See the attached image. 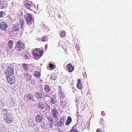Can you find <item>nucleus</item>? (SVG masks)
I'll use <instances>...</instances> for the list:
<instances>
[{"label":"nucleus","instance_id":"nucleus-16","mask_svg":"<svg viewBox=\"0 0 132 132\" xmlns=\"http://www.w3.org/2000/svg\"><path fill=\"white\" fill-rule=\"evenodd\" d=\"M67 69L70 72H72L74 69V67H73L71 63H69L66 66Z\"/></svg>","mask_w":132,"mask_h":132},{"label":"nucleus","instance_id":"nucleus-23","mask_svg":"<svg viewBox=\"0 0 132 132\" xmlns=\"http://www.w3.org/2000/svg\"><path fill=\"white\" fill-rule=\"evenodd\" d=\"M81 80L80 79L78 80V83L77 85V87L79 89H80L82 88V86L81 83Z\"/></svg>","mask_w":132,"mask_h":132},{"label":"nucleus","instance_id":"nucleus-4","mask_svg":"<svg viewBox=\"0 0 132 132\" xmlns=\"http://www.w3.org/2000/svg\"><path fill=\"white\" fill-rule=\"evenodd\" d=\"M14 72L13 67L11 66L8 67L5 72L6 78L10 77L12 75H13Z\"/></svg>","mask_w":132,"mask_h":132},{"label":"nucleus","instance_id":"nucleus-14","mask_svg":"<svg viewBox=\"0 0 132 132\" xmlns=\"http://www.w3.org/2000/svg\"><path fill=\"white\" fill-rule=\"evenodd\" d=\"M35 95L36 98L38 99H41L43 98V94L41 92H36L35 93Z\"/></svg>","mask_w":132,"mask_h":132},{"label":"nucleus","instance_id":"nucleus-21","mask_svg":"<svg viewBox=\"0 0 132 132\" xmlns=\"http://www.w3.org/2000/svg\"><path fill=\"white\" fill-rule=\"evenodd\" d=\"M24 5L25 7L27 9H28L30 10H32L33 8L31 4H30L29 3H26Z\"/></svg>","mask_w":132,"mask_h":132},{"label":"nucleus","instance_id":"nucleus-25","mask_svg":"<svg viewBox=\"0 0 132 132\" xmlns=\"http://www.w3.org/2000/svg\"><path fill=\"white\" fill-rule=\"evenodd\" d=\"M6 3L4 1H1L0 3V9H3L5 8L6 7Z\"/></svg>","mask_w":132,"mask_h":132},{"label":"nucleus","instance_id":"nucleus-28","mask_svg":"<svg viewBox=\"0 0 132 132\" xmlns=\"http://www.w3.org/2000/svg\"><path fill=\"white\" fill-rule=\"evenodd\" d=\"M61 33L60 34V36L61 37H64L66 35V32L64 30H62L60 31Z\"/></svg>","mask_w":132,"mask_h":132},{"label":"nucleus","instance_id":"nucleus-22","mask_svg":"<svg viewBox=\"0 0 132 132\" xmlns=\"http://www.w3.org/2000/svg\"><path fill=\"white\" fill-rule=\"evenodd\" d=\"M37 105L38 108L41 110H42L44 108V105L40 102H39L37 103Z\"/></svg>","mask_w":132,"mask_h":132},{"label":"nucleus","instance_id":"nucleus-8","mask_svg":"<svg viewBox=\"0 0 132 132\" xmlns=\"http://www.w3.org/2000/svg\"><path fill=\"white\" fill-rule=\"evenodd\" d=\"M8 26L7 23L5 21L1 22L0 28L3 30L5 31L7 29Z\"/></svg>","mask_w":132,"mask_h":132},{"label":"nucleus","instance_id":"nucleus-41","mask_svg":"<svg viewBox=\"0 0 132 132\" xmlns=\"http://www.w3.org/2000/svg\"><path fill=\"white\" fill-rule=\"evenodd\" d=\"M47 96V97H50V96Z\"/></svg>","mask_w":132,"mask_h":132},{"label":"nucleus","instance_id":"nucleus-32","mask_svg":"<svg viewBox=\"0 0 132 132\" xmlns=\"http://www.w3.org/2000/svg\"><path fill=\"white\" fill-rule=\"evenodd\" d=\"M49 68L51 70L54 69L55 68V67L53 64H49Z\"/></svg>","mask_w":132,"mask_h":132},{"label":"nucleus","instance_id":"nucleus-38","mask_svg":"<svg viewBox=\"0 0 132 132\" xmlns=\"http://www.w3.org/2000/svg\"><path fill=\"white\" fill-rule=\"evenodd\" d=\"M54 0H50L49 2L50 3H52H52L54 2Z\"/></svg>","mask_w":132,"mask_h":132},{"label":"nucleus","instance_id":"nucleus-40","mask_svg":"<svg viewBox=\"0 0 132 132\" xmlns=\"http://www.w3.org/2000/svg\"><path fill=\"white\" fill-rule=\"evenodd\" d=\"M59 132H64L63 131L61 130H60L59 131Z\"/></svg>","mask_w":132,"mask_h":132},{"label":"nucleus","instance_id":"nucleus-5","mask_svg":"<svg viewBox=\"0 0 132 132\" xmlns=\"http://www.w3.org/2000/svg\"><path fill=\"white\" fill-rule=\"evenodd\" d=\"M24 17L28 24L30 25L32 24L33 19L32 16L30 13H26L24 15Z\"/></svg>","mask_w":132,"mask_h":132},{"label":"nucleus","instance_id":"nucleus-31","mask_svg":"<svg viewBox=\"0 0 132 132\" xmlns=\"http://www.w3.org/2000/svg\"><path fill=\"white\" fill-rule=\"evenodd\" d=\"M34 76L35 77H40V73L39 72L35 71Z\"/></svg>","mask_w":132,"mask_h":132},{"label":"nucleus","instance_id":"nucleus-36","mask_svg":"<svg viewBox=\"0 0 132 132\" xmlns=\"http://www.w3.org/2000/svg\"><path fill=\"white\" fill-rule=\"evenodd\" d=\"M96 132H102V131L101 129H98L96 130Z\"/></svg>","mask_w":132,"mask_h":132},{"label":"nucleus","instance_id":"nucleus-42","mask_svg":"<svg viewBox=\"0 0 132 132\" xmlns=\"http://www.w3.org/2000/svg\"><path fill=\"white\" fill-rule=\"evenodd\" d=\"M5 109V110H6V109Z\"/></svg>","mask_w":132,"mask_h":132},{"label":"nucleus","instance_id":"nucleus-10","mask_svg":"<svg viewBox=\"0 0 132 132\" xmlns=\"http://www.w3.org/2000/svg\"><path fill=\"white\" fill-rule=\"evenodd\" d=\"M21 28L20 25L18 23H16L13 25L12 26V30L14 31H19Z\"/></svg>","mask_w":132,"mask_h":132},{"label":"nucleus","instance_id":"nucleus-34","mask_svg":"<svg viewBox=\"0 0 132 132\" xmlns=\"http://www.w3.org/2000/svg\"><path fill=\"white\" fill-rule=\"evenodd\" d=\"M46 36H44L42 38V40L43 42H45L46 39Z\"/></svg>","mask_w":132,"mask_h":132},{"label":"nucleus","instance_id":"nucleus-29","mask_svg":"<svg viewBox=\"0 0 132 132\" xmlns=\"http://www.w3.org/2000/svg\"><path fill=\"white\" fill-rule=\"evenodd\" d=\"M51 103L52 104H54L57 101V99L55 97H53L51 98Z\"/></svg>","mask_w":132,"mask_h":132},{"label":"nucleus","instance_id":"nucleus-17","mask_svg":"<svg viewBox=\"0 0 132 132\" xmlns=\"http://www.w3.org/2000/svg\"><path fill=\"white\" fill-rule=\"evenodd\" d=\"M52 114L54 118H57L58 117V112L57 109H54L52 111Z\"/></svg>","mask_w":132,"mask_h":132},{"label":"nucleus","instance_id":"nucleus-26","mask_svg":"<svg viewBox=\"0 0 132 132\" xmlns=\"http://www.w3.org/2000/svg\"><path fill=\"white\" fill-rule=\"evenodd\" d=\"M19 24L20 25L21 28L22 29L23 28L24 25L25 24V22L23 19H20Z\"/></svg>","mask_w":132,"mask_h":132},{"label":"nucleus","instance_id":"nucleus-15","mask_svg":"<svg viewBox=\"0 0 132 132\" xmlns=\"http://www.w3.org/2000/svg\"><path fill=\"white\" fill-rule=\"evenodd\" d=\"M58 96L61 99L64 98L65 96V94L62 91V89H60V91L59 93Z\"/></svg>","mask_w":132,"mask_h":132},{"label":"nucleus","instance_id":"nucleus-11","mask_svg":"<svg viewBox=\"0 0 132 132\" xmlns=\"http://www.w3.org/2000/svg\"><path fill=\"white\" fill-rule=\"evenodd\" d=\"M43 119L44 118L43 116L40 115H38L35 117V121L38 123H40L42 122Z\"/></svg>","mask_w":132,"mask_h":132},{"label":"nucleus","instance_id":"nucleus-39","mask_svg":"<svg viewBox=\"0 0 132 132\" xmlns=\"http://www.w3.org/2000/svg\"><path fill=\"white\" fill-rule=\"evenodd\" d=\"M58 87L59 88H60V89H62V88L61 86H59Z\"/></svg>","mask_w":132,"mask_h":132},{"label":"nucleus","instance_id":"nucleus-33","mask_svg":"<svg viewBox=\"0 0 132 132\" xmlns=\"http://www.w3.org/2000/svg\"><path fill=\"white\" fill-rule=\"evenodd\" d=\"M4 13L3 11H0V18L3 17L4 16Z\"/></svg>","mask_w":132,"mask_h":132},{"label":"nucleus","instance_id":"nucleus-3","mask_svg":"<svg viewBox=\"0 0 132 132\" xmlns=\"http://www.w3.org/2000/svg\"><path fill=\"white\" fill-rule=\"evenodd\" d=\"M4 117L5 122L8 124L12 122L13 121V117L12 114L7 112L4 115Z\"/></svg>","mask_w":132,"mask_h":132},{"label":"nucleus","instance_id":"nucleus-20","mask_svg":"<svg viewBox=\"0 0 132 132\" xmlns=\"http://www.w3.org/2000/svg\"><path fill=\"white\" fill-rule=\"evenodd\" d=\"M14 42L13 40H10L8 43L7 45L11 49L13 48Z\"/></svg>","mask_w":132,"mask_h":132},{"label":"nucleus","instance_id":"nucleus-37","mask_svg":"<svg viewBox=\"0 0 132 132\" xmlns=\"http://www.w3.org/2000/svg\"><path fill=\"white\" fill-rule=\"evenodd\" d=\"M48 47V45L47 44L45 45V50H46Z\"/></svg>","mask_w":132,"mask_h":132},{"label":"nucleus","instance_id":"nucleus-1","mask_svg":"<svg viewBox=\"0 0 132 132\" xmlns=\"http://www.w3.org/2000/svg\"><path fill=\"white\" fill-rule=\"evenodd\" d=\"M32 54L35 57L34 59L38 60L43 55V51L38 48H36L32 51Z\"/></svg>","mask_w":132,"mask_h":132},{"label":"nucleus","instance_id":"nucleus-27","mask_svg":"<svg viewBox=\"0 0 132 132\" xmlns=\"http://www.w3.org/2000/svg\"><path fill=\"white\" fill-rule=\"evenodd\" d=\"M72 121V119L71 117L69 116L67 118L65 123V125H69Z\"/></svg>","mask_w":132,"mask_h":132},{"label":"nucleus","instance_id":"nucleus-6","mask_svg":"<svg viewBox=\"0 0 132 132\" xmlns=\"http://www.w3.org/2000/svg\"><path fill=\"white\" fill-rule=\"evenodd\" d=\"M6 78L7 81L10 85H13L15 82L16 81L15 77L13 75Z\"/></svg>","mask_w":132,"mask_h":132},{"label":"nucleus","instance_id":"nucleus-19","mask_svg":"<svg viewBox=\"0 0 132 132\" xmlns=\"http://www.w3.org/2000/svg\"><path fill=\"white\" fill-rule=\"evenodd\" d=\"M44 89L45 91L47 93H49L51 90L50 86L46 84H45L44 85Z\"/></svg>","mask_w":132,"mask_h":132},{"label":"nucleus","instance_id":"nucleus-13","mask_svg":"<svg viewBox=\"0 0 132 132\" xmlns=\"http://www.w3.org/2000/svg\"><path fill=\"white\" fill-rule=\"evenodd\" d=\"M29 65H30L28 64L22 63V64L23 69L26 72H27L29 69Z\"/></svg>","mask_w":132,"mask_h":132},{"label":"nucleus","instance_id":"nucleus-18","mask_svg":"<svg viewBox=\"0 0 132 132\" xmlns=\"http://www.w3.org/2000/svg\"><path fill=\"white\" fill-rule=\"evenodd\" d=\"M24 75L27 80L29 81L31 80L32 77V76L31 75L27 73H25L24 74Z\"/></svg>","mask_w":132,"mask_h":132},{"label":"nucleus","instance_id":"nucleus-12","mask_svg":"<svg viewBox=\"0 0 132 132\" xmlns=\"http://www.w3.org/2000/svg\"><path fill=\"white\" fill-rule=\"evenodd\" d=\"M24 97L28 101H30V100H31L33 101H35L34 99L33 96L31 94H26Z\"/></svg>","mask_w":132,"mask_h":132},{"label":"nucleus","instance_id":"nucleus-35","mask_svg":"<svg viewBox=\"0 0 132 132\" xmlns=\"http://www.w3.org/2000/svg\"><path fill=\"white\" fill-rule=\"evenodd\" d=\"M24 58L26 60H28V56L27 55H25L24 56Z\"/></svg>","mask_w":132,"mask_h":132},{"label":"nucleus","instance_id":"nucleus-30","mask_svg":"<svg viewBox=\"0 0 132 132\" xmlns=\"http://www.w3.org/2000/svg\"><path fill=\"white\" fill-rule=\"evenodd\" d=\"M50 78L52 80H55L57 79V77L56 75L54 74H52L51 75Z\"/></svg>","mask_w":132,"mask_h":132},{"label":"nucleus","instance_id":"nucleus-24","mask_svg":"<svg viewBox=\"0 0 132 132\" xmlns=\"http://www.w3.org/2000/svg\"><path fill=\"white\" fill-rule=\"evenodd\" d=\"M70 132H79L77 129V127L76 125H75L72 127L70 131Z\"/></svg>","mask_w":132,"mask_h":132},{"label":"nucleus","instance_id":"nucleus-7","mask_svg":"<svg viewBox=\"0 0 132 132\" xmlns=\"http://www.w3.org/2000/svg\"><path fill=\"white\" fill-rule=\"evenodd\" d=\"M64 119L65 118L64 117H62L60 118V120L59 121L57 122L56 125H55L59 127L62 126L64 124Z\"/></svg>","mask_w":132,"mask_h":132},{"label":"nucleus","instance_id":"nucleus-9","mask_svg":"<svg viewBox=\"0 0 132 132\" xmlns=\"http://www.w3.org/2000/svg\"><path fill=\"white\" fill-rule=\"evenodd\" d=\"M47 118L48 120L49 125L50 128H51L53 127V119L52 118V117L51 116H47Z\"/></svg>","mask_w":132,"mask_h":132},{"label":"nucleus","instance_id":"nucleus-2","mask_svg":"<svg viewBox=\"0 0 132 132\" xmlns=\"http://www.w3.org/2000/svg\"><path fill=\"white\" fill-rule=\"evenodd\" d=\"M25 48L24 44L20 40H19L16 42V45L14 49L16 51H19L18 52H22V53L24 52V51L22 49Z\"/></svg>","mask_w":132,"mask_h":132}]
</instances>
